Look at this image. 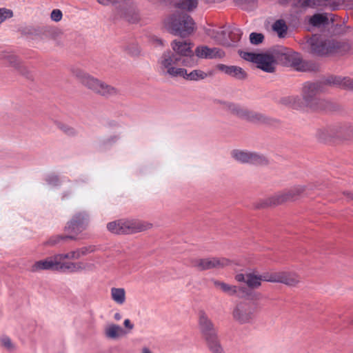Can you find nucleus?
<instances>
[{
	"label": "nucleus",
	"mask_w": 353,
	"mask_h": 353,
	"mask_svg": "<svg viewBox=\"0 0 353 353\" xmlns=\"http://www.w3.org/2000/svg\"><path fill=\"white\" fill-rule=\"evenodd\" d=\"M95 250L94 245L83 246L80 249L71 251L65 254H58L54 256L48 257L45 260L35 262L30 268L32 272H37L41 270H57L64 272L63 265L65 259H78Z\"/></svg>",
	"instance_id": "nucleus-1"
},
{
	"label": "nucleus",
	"mask_w": 353,
	"mask_h": 353,
	"mask_svg": "<svg viewBox=\"0 0 353 353\" xmlns=\"http://www.w3.org/2000/svg\"><path fill=\"white\" fill-rule=\"evenodd\" d=\"M306 45L310 53L319 57L342 54L346 48V46L339 41L317 34L308 39Z\"/></svg>",
	"instance_id": "nucleus-2"
},
{
	"label": "nucleus",
	"mask_w": 353,
	"mask_h": 353,
	"mask_svg": "<svg viewBox=\"0 0 353 353\" xmlns=\"http://www.w3.org/2000/svg\"><path fill=\"white\" fill-rule=\"evenodd\" d=\"M316 82H306L302 90V103L303 108L308 107L314 110H327L331 105L330 102L317 97V94L324 91V85H329L325 80Z\"/></svg>",
	"instance_id": "nucleus-3"
},
{
	"label": "nucleus",
	"mask_w": 353,
	"mask_h": 353,
	"mask_svg": "<svg viewBox=\"0 0 353 353\" xmlns=\"http://www.w3.org/2000/svg\"><path fill=\"white\" fill-rule=\"evenodd\" d=\"M89 221V214L86 212L75 214L66 223L64 234L52 236L47 243H59L61 241H77L80 232L85 229Z\"/></svg>",
	"instance_id": "nucleus-4"
},
{
	"label": "nucleus",
	"mask_w": 353,
	"mask_h": 353,
	"mask_svg": "<svg viewBox=\"0 0 353 353\" xmlns=\"http://www.w3.org/2000/svg\"><path fill=\"white\" fill-rule=\"evenodd\" d=\"M165 26L170 33L185 38L195 30L193 19L187 13L175 12L165 20Z\"/></svg>",
	"instance_id": "nucleus-5"
},
{
	"label": "nucleus",
	"mask_w": 353,
	"mask_h": 353,
	"mask_svg": "<svg viewBox=\"0 0 353 353\" xmlns=\"http://www.w3.org/2000/svg\"><path fill=\"white\" fill-rule=\"evenodd\" d=\"M72 73L85 86L99 94L109 97L118 93L114 87L99 81L81 69H74Z\"/></svg>",
	"instance_id": "nucleus-6"
},
{
	"label": "nucleus",
	"mask_w": 353,
	"mask_h": 353,
	"mask_svg": "<svg viewBox=\"0 0 353 353\" xmlns=\"http://www.w3.org/2000/svg\"><path fill=\"white\" fill-rule=\"evenodd\" d=\"M152 224L139 220H118L109 223L108 230L117 234H129L147 230Z\"/></svg>",
	"instance_id": "nucleus-7"
},
{
	"label": "nucleus",
	"mask_w": 353,
	"mask_h": 353,
	"mask_svg": "<svg viewBox=\"0 0 353 353\" xmlns=\"http://www.w3.org/2000/svg\"><path fill=\"white\" fill-rule=\"evenodd\" d=\"M179 65H181L180 61L172 54L171 50L164 51L157 61L159 73L171 77H177L182 72L185 73V69L177 67Z\"/></svg>",
	"instance_id": "nucleus-8"
},
{
	"label": "nucleus",
	"mask_w": 353,
	"mask_h": 353,
	"mask_svg": "<svg viewBox=\"0 0 353 353\" xmlns=\"http://www.w3.org/2000/svg\"><path fill=\"white\" fill-rule=\"evenodd\" d=\"M172 54L179 59L180 64L191 67L194 65V51L192 43L187 41L174 39L170 43Z\"/></svg>",
	"instance_id": "nucleus-9"
},
{
	"label": "nucleus",
	"mask_w": 353,
	"mask_h": 353,
	"mask_svg": "<svg viewBox=\"0 0 353 353\" xmlns=\"http://www.w3.org/2000/svg\"><path fill=\"white\" fill-rule=\"evenodd\" d=\"M317 137L321 141H327L331 138L350 139L353 137V125L340 124L321 129L317 132Z\"/></svg>",
	"instance_id": "nucleus-10"
},
{
	"label": "nucleus",
	"mask_w": 353,
	"mask_h": 353,
	"mask_svg": "<svg viewBox=\"0 0 353 353\" xmlns=\"http://www.w3.org/2000/svg\"><path fill=\"white\" fill-rule=\"evenodd\" d=\"M305 189L306 187L305 185H294L270 198L268 201V204L270 205H277L284 202L294 201L305 192Z\"/></svg>",
	"instance_id": "nucleus-11"
},
{
	"label": "nucleus",
	"mask_w": 353,
	"mask_h": 353,
	"mask_svg": "<svg viewBox=\"0 0 353 353\" xmlns=\"http://www.w3.org/2000/svg\"><path fill=\"white\" fill-rule=\"evenodd\" d=\"M231 156L236 161L242 163H250L256 165L268 163V159L265 156L256 152L234 150L231 152Z\"/></svg>",
	"instance_id": "nucleus-12"
},
{
	"label": "nucleus",
	"mask_w": 353,
	"mask_h": 353,
	"mask_svg": "<svg viewBox=\"0 0 353 353\" xmlns=\"http://www.w3.org/2000/svg\"><path fill=\"white\" fill-rule=\"evenodd\" d=\"M256 306L251 302L239 303L233 311L234 319L240 323L250 322L254 316Z\"/></svg>",
	"instance_id": "nucleus-13"
},
{
	"label": "nucleus",
	"mask_w": 353,
	"mask_h": 353,
	"mask_svg": "<svg viewBox=\"0 0 353 353\" xmlns=\"http://www.w3.org/2000/svg\"><path fill=\"white\" fill-rule=\"evenodd\" d=\"M228 260L225 259L206 258L194 259L192 261V265L199 270L203 271L212 268H219L228 264Z\"/></svg>",
	"instance_id": "nucleus-14"
},
{
	"label": "nucleus",
	"mask_w": 353,
	"mask_h": 353,
	"mask_svg": "<svg viewBox=\"0 0 353 353\" xmlns=\"http://www.w3.org/2000/svg\"><path fill=\"white\" fill-rule=\"evenodd\" d=\"M199 326L203 339L218 334L213 322L204 311L199 312Z\"/></svg>",
	"instance_id": "nucleus-15"
},
{
	"label": "nucleus",
	"mask_w": 353,
	"mask_h": 353,
	"mask_svg": "<svg viewBox=\"0 0 353 353\" xmlns=\"http://www.w3.org/2000/svg\"><path fill=\"white\" fill-rule=\"evenodd\" d=\"M199 59H221L225 56L223 50L219 48H209L207 46H199L194 50V56Z\"/></svg>",
	"instance_id": "nucleus-16"
},
{
	"label": "nucleus",
	"mask_w": 353,
	"mask_h": 353,
	"mask_svg": "<svg viewBox=\"0 0 353 353\" xmlns=\"http://www.w3.org/2000/svg\"><path fill=\"white\" fill-rule=\"evenodd\" d=\"M217 69L227 75H229L238 80H244L247 77V73L241 67L236 65H227L225 64H218Z\"/></svg>",
	"instance_id": "nucleus-17"
},
{
	"label": "nucleus",
	"mask_w": 353,
	"mask_h": 353,
	"mask_svg": "<svg viewBox=\"0 0 353 353\" xmlns=\"http://www.w3.org/2000/svg\"><path fill=\"white\" fill-rule=\"evenodd\" d=\"M63 265L64 272H70L81 271L90 272L93 271L95 268L94 264L92 263L86 261H79L74 263L69 261L68 259L65 260V265Z\"/></svg>",
	"instance_id": "nucleus-18"
},
{
	"label": "nucleus",
	"mask_w": 353,
	"mask_h": 353,
	"mask_svg": "<svg viewBox=\"0 0 353 353\" xmlns=\"http://www.w3.org/2000/svg\"><path fill=\"white\" fill-rule=\"evenodd\" d=\"M256 64L257 68L264 72H273L275 70L276 61L272 55L261 53Z\"/></svg>",
	"instance_id": "nucleus-19"
},
{
	"label": "nucleus",
	"mask_w": 353,
	"mask_h": 353,
	"mask_svg": "<svg viewBox=\"0 0 353 353\" xmlns=\"http://www.w3.org/2000/svg\"><path fill=\"white\" fill-rule=\"evenodd\" d=\"M206 34L218 43L229 46V39L228 37V28H223L219 30L210 28L206 30Z\"/></svg>",
	"instance_id": "nucleus-20"
},
{
	"label": "nucleus",
	"mask_w": 353,
	"mask_h": 353,
	"mask_svg": "<svg viewBox=\"0 0 353 353\" xmlns=\"http://www.w3.org/2000/svg\"><path fill=\"white\" fill-rule=\"evenodd\" d=\"M325 83L353 91V79L350 77L332 75L325 80Z\"/></svg>",
	"instance_id": "nucleus-21"
},
{
	"label": "nucleus",
	"mask_w": 353,
	"mask_h": 353,
	"mask_svg": "<svg viewBox=\"0 0 353 353\" xmlns=\"http://www.w3.org/2000/svg\"><path fill=\"white\" fill-rule=\"evenodd\" d=\"M277 283H283L289 286H295L300 282L299 276L292 272H277Z\"/></svg>",
	"instance_id": "nucleus-22"
},
{
	"label": "nucleus",
	"mask_w": 353,
	"mask_h": 353,
	"mask_svg": "<svg viewBox=\"0 0 353 353\" xmlns=\"http://www.w3.org/2000/svg\"><path fill=\"white\" fill-rule=\"evenodd\" d=\"M216 103L220 105L223 110L230 112V113L238 116L240 118H243L244 114H245L246 108H243L238 104L231 103L225 101H216Z\"/></svg>",
	"instance_id": "nucleus-23"
},
{
	"label": "nucleus",
	"mask_w": 353,
	"mask_h": 353,
	"mask_svg": "<svg viewBox=\"0 0 353 353\" xmlns=\"http://www.w3.org/2000/svg\"><path fill=\"white\" fill-rule=\"evenodd\" d=\"M125 334L126 332L117 324H109L104 329V335L108 339L117 340Z\"/></svg>",
	"instance_id": "nucleus-24"
},
{
	"label": "nucleus",
	"mask_w": 353,
	"mask_h": 353,
	"mask_svg": "<svg viewBox=\"0 0 353 353\" xmlns=\"http://www.w3.org/2000/svg\"><path fill=\"white\" fill-rule=\"evenodd\" d=\"M204 340L211 353H225L218 334L205 338Z\"/></svg>",
	"instance_id": "nucleus-25"
},
{
	"label": "nucleus",
	"mask_w": 353,
	"mask_h": 353,
	"mask_svg": "<svg viewBox=\"0 0 353 353\" xmlns=\"http://www.w3.org/2000/svg\"><path fill=\"white\" fill-rule=\"evenodd\" d=\"M243 118L249 121L259 123H268V119L263 114L246 108Z\"/></svg>",
	"instance_id": "nucleus-26"
},
{
	"label": "nucleus",
	"mask_w": 353,
	"mask_h": 353,
	"mask_svg": "<svg viewBox=\"0 0 353 353\" xmlns=\"http://www.w3.org/2000/svg\"><path fill=\"white\" fill-rule=\"evenodd\" d=\"M208 74L201 70H194L190 72H188L185 70V73L182 72L179 77L184 78L188 81H198L203 80L208 77Z\"/></svg>",
	"instance_id": "nucleus-27"
},
{
	"label": "nucleus",
	"mask_w": 353,
	"mask_h": 353,
	"mask_svg": "<svg viewBox=\"0 0 353 353\" xmlns=\"http://www.w3.org/2000/svg\"><path fill=\"white\" fill-rule=\"evenodd\" d=\"M281 103L290 105L294 109H301L303 108L302 100L298 96L285 97L281 99Z\"/></svg>",
	"instance_id": "nucleus-28"
},
{
	"label": "nucleus",
	"mask_w": 353,
	"mask_h": 353,
	"mask_svg": "<svg viewBox=\"0 0 353 353\" xmlns=\"http://www.w3.org/2000/svg\"><path fill=\"white\" fill-rule=\"evenodd\" d=\"M198 6V0H180L174 5L175 8L182 10L191 12Z\"/></svg>",
	"instance_id": "nucleus-29"
},
{
	"label": "nucleus",
	"mask_w": 353,
	"mask_h": 353,
	"mask_svg": "<svg viewBox=\"0 0 353 353\" xmlns=\"http://www.w3.org/2000/svg\"><path fill=\"white\" fill-rule=\"evenodd\" d=\"M286 64L290 65L291 66L295 67L299 69V65L301 63V59L299 54L292 51L290 49L288 53L283 59Z\"/></svg>",
	"instance_id": "nucleus-30"
},
{
	"label": "nucleus",
	"mask_w": 353,
	"mask_h": 353,
	"mask_svg": "<svg viewBox=\"0 0 353 353\" xmlns=\"http://www.w3.org/2000/svg\"><path fill=\"white\" fill-rule=\"evenodd\" d=\"M213 283L215 287L220 288L223 292L229 295L237 294L238 289L235 285H228L217 280H214Z\"/></svg>",
	"instance_id": "nucleus-31"
},
{
	"label": "nucleus",
	"mask_w": 353,
	"mask_h": 353,
	"mask_svg": "<svg viewBox=\"0 0 353 353\" xmlns=\"http://www.w3.org/2000/svg\"><path fill=\"white\" fill-rule=\"evenodd\" d=\"M112 300L117 304L122 305L125 301V292L123 288H112L111 289Z\"/></svg>",
	"instance_id": "nucleus-32"
},
{
	"label": "nucleus",
	"mask_w": 353,
	"mask_h": 353,
	"mask_svg": "<svg viewBox=\"0 0 353 353\" xmlns=\"http://www.w3.org/2000/svg\"><path fill=\"white\" fill-rule=\"evenodd\" d=\"M272 28L280 38L284 37L288 31V26L283 19L276 20L274 23Z\"/></svg>",
	"instance_id": "nucleus-33"
},
{
	"label": "nucleus",
	"mask_w": 353,
	"mask_h": 353,
	"mask_svg": "<svg viewBox=\"0 0 353 353\" xmlns=\"http://www.w3.org/2000/svg\"><path fill=\"white\" fill-rule=\"evenodd\" d=\"M242 32L241 30L236 27H228V34L229 46L231 45V42L236 43L240 41L241 38Z\"/></svg>",
	"instance_id": "nucleus-34"
},
{
	"label": "nucleus",
	"mask_w": 353,
	"mask_h": 353,
	"mask_svg": "<svg viewBox=\"0 0 353 353\" xmlns=\"http://www.w3.org/2000/svg\"><path fill=\"white\" fill-rule=\"evenodd\" d=\"M327 22V17L322 14H315L310 19V23L314 27L324 26Z\"/></svg>",
	"instance_id": "nucleus-35"
},
{
	"label": "nucleus",
	"mask_w": 353,
	"mask_h": 353,
	"mask_svg": "<svg viewBox=\"0 0 353 353\" xmlns=\"http://www.w3.org/2000/svg\"><path fill=\"white\" fill-rule=\"evenodd\" d=\"M246 284L251 288H257L261 284V279L259 275H256L253 273L247 274V282Z\"/></svg>",
	"instance_id": "nucleus-36"
},
{
	"label": "nucleus",
	"mask_w": 353,
	"mask_h": 353,
	"mask_svg": "<svg viewBox=\"0 0 353 353\" xmlns=\"http://www.w3.org/2000/svg\"><path fill=\"white\" fill-rule=\"evenodd\" d=\"M290 49L283 46H276L272 49L273 57L282 61L285 59Z\"/></svg>",
	"instance_id": "nucleus-37"
},
{
	"label": "nucleus",
	"mask_w": 353,
	"mask_h": 353,
	"mask_svg": "<svg viewBox=\"0 0 353 353\" xmlns=\"http://www.w3.org/2000/svg\"><path fill=\"white\" fill-rule=\"evenodd\" d=\"M261 282L262 281L271 282V283H277V272H264L262 274L259 275Z\"/></svg>",
	"instance_id": "nucleus-38"
},
{
	"label": "nucleus",
	"mask_w": 353,
	"mask_h": 353,
	"mask_svg": "<svg viewBox=\"0 0 353 353\" xmlns=\"http://www.w3.org/2000/svg\"><path fill=\"white\" fill-rule=\"evenodd\" d=\"M58 127L63 133L68 136L74 137L77 134V130L74 128L67 124L59 123Z\"/></svg>",
	"instance_id": "nucleus-39"
},
{
	"label": "nucleus",
	"mask_w": 353,
	"mask_h": 353,
	"mask_svg": "<svg viewBox=\"0 0 353 353\" xmlns=\"http://www.w3.org/2000/svg\"><path fill=\"white\" fill-rule=\"evenodd\" d=\"M0 342L1 345L8 351H12L15 348V345L11 339L6 335L1 336Z\"/></svg>",
	"instance_id": "nucleus-40"
},
{
	"label": "nucleus",
	"mask_w": 353,
	"mask_h": 353,
	"mask_svg": "<svg viewBox=\"0 0 353 353\" xmlns=\"http://www.w3.org/2000/svg\"><path fill=\"white\" fill-rule=\"evenodd\" d=\"M3 59L7 60L13 67L17 68L19 65L17 57L13 54L7 53L3 56Z\"/></svg>",
	"instance_id": "nucleus-41"
},
{
	"label": "nucleus",
	"mask_w": 353,
	"mask_h": 353,
	"mask_svg": "<svg viewBox=\"0 0 353 353\" xmlns=\"http://www.w3.org/2000/svg\"><path fill=\"white\" fill-rule=\"evenodd\" d=\"M241 56L243 59L256 63L259 56V54L243 52H241Z\"/></svg>",
	"instance_id": "nucleus-42"
},
{
	"label": "nucleus",
	"mask_w": 353,
	"mask_h": 353,
	"mask_svg": "<svg viewBox=\"0 0 353 353\" xmlns=\"http://www.w3.org/2000/svg\"><path fill=\"white\" fill-rule=\"evenodd\" d=\"M301 8H315L318 6L317 0H296Z\"/></svg>",
	"instance_id": "nucleus-43"
},
{
	"label": "nucleus",
	"mask_w": 353,
	"mask_h": 353,
	"mask_svg": "<svg viewBox=\"0 0 353 353\" xmlns=\"http://www.w3.org/2000/svg\"><path fill=\"white\" fill-rule=\"evenodd\" d=\"M264 39L263 35L261 33L252 32L250 34V41L251 43L258 45L263 42Z\"/></svg>",
	"instance_id": "nucleus-44"
},
{
	"label": "nucleus",
	"mask_w": 353,
	"mask_h": 353,
	"mask_svg": "<svg viewBox=\"0 0 353 353\" xmlns=\"http://www.w3.org/2000/svg\"><path fill=\"white\" fill-rule=\"evenodd\" d=\"M46 183L51 186H57L60 184L59 177L54 174H48L45 179Z\"/></svg>",
	"instance_id": "nucleus-45"
},
{
	"label": "nucleus",
	"mask_w": 353,
	"mask_h": 353,
	"mask_svg": "<svg viewBox=\"0 0 353 353\" xmlns=\"http://www.w3.org/2000/svg\"><path fill=\"white\" fill-rule=\"evenodd\" d=\"M12 11L6 8H0V23H3L6 19L12 17Z\"/></svg>",
	"instance_id": "nucleus-46"
},
{
	"label": "nucleus",
	"mask_w": 353,
	"mask_h": 353,
	"mask_svg": "<svg viewBox=\"0 0 353 353\" xmlns=\"http://www.w3.org/2000/svg\"><path fill=\"white\" fill-rule=\"evenodd\" d=\"M125 51L132 56H137L140 53L139 47L137 44H132L127 46Z\"/></svg>",
	"instance_id": "nucleus-47"
},
{
	"label": "nucleus",
	"mask_w": 353,
	"mask_h": 353,
	"mask_svg": "<svg viewBox=\"0 0 353 353\" xmlns=\"http://www.w3.org/2000/svg\"><path fill=\"white\" fill-rule=\"evenodd\" d=\"M62 12L60 10L54 9L52 11L50 17L51 19L54 21L58 22L62 19Z\"/></svg>",
	"instance_id": "nucleus-48"
},
{
	"label": "nucleus",
	"mask_w": 353,
	"mask_h": 353,
	"mask_svg": "<svg viewBox=\"0 0 353 353\" xmlns=\"http://www.w3.org/2000/svg\"><path fill=\"white\" fill-rule=\"evenodd\" d=\"M119 139V137L117 135L111 136L103 141V144L105 145H112L116 143Z\"/></svg>",
	"instance_id": "nucleus-49"
},
{
	"label": "nucleus",
	"mask_w": 353,
	"mask_h": 353,
	"mask_svg": "<svg viewBox=\"0 0 353 353\" xmlns=\"http://www.w3.org/2000/svg\"><path fill=\"white\" fill-rule=\"evenodd\" d=\"M236 279L239 282H245L246 283V282H247V274H238L236 276Z\"/></svg>",
	"instance_id": "nucleus-50"
},
{
	"label": "nucleus",
	"mask_w": 353,
	"mask_h": 353,
	"mask_svg": "<svg viewBox=\"0 0 353 353\" xmlns=\"http://www.w3.org/2000/svg\"><path fill=\"white\" fill-rule=\"evenodd\" d=\"M123 325L126 328L129 330H132L134 327V325L131 323L130 319H128L124 321Z\"/></svg>",
	"instance_id": "nucleus-51"
},
{
	"label": "nucleus",
	"mask_w": 353,
	"mask_h": 353,
	"mask_svg": "<svg viewBox=\"0 0 353 353\" xmlns=\"http://www.w3.org/2000/svg\"><path fill=\"white\" fill-rule=\"evenodd\" d=\"M339 5L335 3H332L330 4V8H331V10H336L339 8Z\"/></svg>",
	"instance_id": "nucleus-52"
},
{
	"label": "nucleus",
	"mask_w": 353,
	"mask_h": 353,
	"mask_svg": "<svg viewBox=\"0 0 353 353\" xmlns=\"http://www.w3.org/2000/svg\"><path fill=\"white\" fill-rule=\"evenodd\" d=\"M114 318L115 320L119 321L121 319V315L120 313L117 312V313L114 314Z\"/></svg>",
	"instance_id": "nucleus-53"
},
{
	"label": "nucleus",
	"mask_w": 353,
	"mask_h": 353,
	"mask_svg": "<svg viewBox=\"0 0 353 353\" xmlns=\"http://www.w3.org/2000/svg\"><path fill=\"white\" fill-rule=\"evenodd\" d=\"M142 353H152V352L148 348L144 347L143 349Z\"/></svg>",
	"instance_id": "nucleus-54"
},
{
	"label": "nucleus",
	"mask_w": 353,
	"mask_h": 353,
	"mask_svg": "<svg viewBox=\"0 0 353 353\" xmlns=\"http://www.w3.org/2000/svg\"><path fill=\"white\" fill-rule=\"evenodd\" d=\"M157 42L158 43V44H159L160 46H163V41L160 39H157Z\"/></svg>",
	"instance_id": "nucleus-55"
}]
</instances>
